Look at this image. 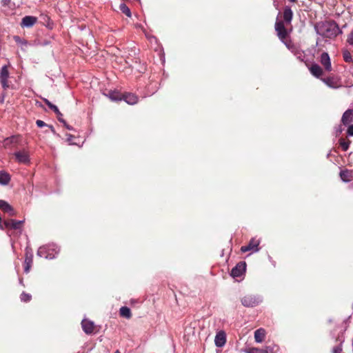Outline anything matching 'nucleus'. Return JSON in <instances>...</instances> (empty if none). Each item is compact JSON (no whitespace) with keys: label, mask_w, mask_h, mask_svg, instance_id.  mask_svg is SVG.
<instances>
[{"label":"nucleus","mask_w":353,"mask_h":353,"mask_svg":"<svg viewBox=\"0 0 353 353\" xmlns=\"http://www.w3.org/2000/svg\"><path fill=\"white\" fill-rule=\"evenodd\" d=\"M314 28L316 33L323 38L334 39L342 34V30L334 20L317 22Z\"/></svg>","instance_id":"f257e3e1"},{"label":"nucleus","mask_w":353,"mask_h":353,"mask_svg":"<svg viewBox=\"0 0 353 353\" xmlns=\"http://www.w3.org/2000/svg\"><path fill=\"white\" fill-rule=\"evenodd\" d=\"M274 28L277 36L281 41L289 48L291 41L288 39V32L285 27L284 22L283 21L277 20L275 23Z\"/></svg>","instance_id":"f03ea898"},{"label":"nucleus","mask_w":353,"mask_h":353,"mask_svg":"<svg viewBox=\"0 0 353 353\" xmlns=\"http://www.w3.org/2000/svg\"><path fill=\"white\" fill-rule=\"evenodd\" d=\"M263 301V299L259 295L248 294L244 296L241 302L244 307H254L259 305Z\"/></svg>","instance_id":"7ed1b4c3"},{"label":"nucleus","mask_w":353,"mask_h":353,"mask_svg":"<svg viewBox=\"0 0 353 353\" xmlns=\"http://www.w3.org/2000/svg\"><path fill=\"white\" fill-rule=\"evenodd\" d=\"M346 331V329H344L343 330L341 331L337 336H334V334L331 332V335L333 339H335V342L337 343L336 345L333 347L332 348V353H342L343 351V344L345 342V332Z\"/></svg>","instance_id":"20e7f679"},{"label":"nucleus","mask_w":353,"mask_h":353,"mask_svg":"<svg viewBox=\"0 0 353 353\" xmlns=\"http://www.w3.org/2000/svg\"><path fill=\"white\" fill-rule=\"evenodd\" d=\"M246 270V263L244 261L239 262L230 272V276L233 278L241 276Z\"/></svg>","instance_id":"39448f33"},{"label":"nucleus","mask_w":353,"mask_h":353,"mask_svg":"<svg viewBox=\"0 0 353 353\" xmlns=\"http://www.w3.org/2000/svg\"><path fill=\"white\" fill-rule=\"evenodd\" d=\"M9 66L10 65H3L0 70V83L4 89L10 87L8 81L10 77V72L8 71Z\"/></svg>","instance_id":"423d86ee"},{"label":"nucleus","mask_w":353,"mask_h":353,"mask_svg":"<svg viewBox=\"0 0 353 353\" xmlns=\"http://www.w3.org/2000/svg\"><path fill=\"white\" fill-rule=\"evenodd\" d=\"M81 327L83 331L88 335H91L95 334V329L97 326L95 325L94 321H90L87 319H83L81 321Z\"/></svg>","instance_id":"0eeeda50"},{"label":"nucleus","mask_w":353,"mask_h":353,"mask_svg":"<svg viewBox=\"0 0 353 353\" xmlns=\"http://www.w3.org/2000/svg\"><path fill=\"white\" fill-rule=\"evenodd\" d=\"M259 240L252 238L250 239L248 245H243L241 248V251L242 252H246L248 251L256 252L260 250V248H259Z\"/></svg>","instance_id":"6e6552de"},{"label":"nucleus","mask_w":353,"mask_h":353,"mask_svg":"<svg viewBox=\"0 0 353 353\" xmlns=\"http://www.w3.org/2000/svg\"><path fill=\"white\" fill-rule=\"evenodd\" d=\"M275 345H267L263 349L258 347H248L243 350L245 353H275Z\"/></svg>","instance_id":"1a4fd4ad"},{"label":"nucleus","mask_w":353,"mask_h":353,"mask_svg":"<svg viewBox=\"0 0 353 353\" xmlns=\"http://www.w3.org/2000/svg\"><path fill=\"white\" fill-rule=\"evenodd\" d=\"M15 157V159L18 163L28 164L30 162V156L29 153L26 150H22L18 152H16L14 154Z\"/></svg>","instance_id":"9d476101"},{"label":"nucleus","mask_w":353,"mask_h":353,"mask_svg":"<svg viewBox=\"0 0 353 353\" xmlns=\"http://www.w3.org/2000/svg\"><path fill=\"white\" fill-rule=\"evenodd\" d=\"M226 343V334L224 331L218 332L215 336L214 343L217 347H222Z\"/></svg>","instance_id":"9b49d317"},{"label":"nucleus","mask_w":353,"mask_h":353,"mask_svg":"<svg viewBox=\"0 0 353 353\" xmlns=\"http://www.w3.org/2000/svg\"><path fill=\"white\" fill-rule=\"evenodd\" d=\"M353 122V108L345 110L341 117V123L344 125H347Z\"/></svg>","instance_id":"f8f14e48"},{"label":"nucleus","mask_w":353,"mask_h":353,"mask_svg":"<svg viewBox=\"0 0 353 353\" xmlns=\"http://www.w3.org/2000/svg\"><path fill=\"white\" fill-rule=\"evenodd\" d=\"M23 223V221H17L14 219H8L3 222V224L8 229L18 230L21 228Z\"/></svg>","instance_id":"ddd939ff"},{"label":"nucleus","mask_w":353,"mask_h":353,"mask_svg":"<svg viewBox=\"0 0 353 353\" xmlns=\"http://www.w3.org/2000/svg\"><path fill=\"white\" fill-rule=\"evenodd\" d=\"M37 21V17L33 16H26L22 19L20 25L22 28H31L36 23Z\"/></svg>","instance_id":"4468645a"},{"label":"nucleus","mask_w":353,"mask_h":353,"mask_svg":"<svg viewBox=\"0 0 353 353\" xmlns=\"http://www.w3.org/2000/svg\"><path fill=\"white\" fill-rule=\"evenodd\" d=\"M321 63L324 66L325 70H332V64L330 56L327 52H323L320 59Z\"/></svg>","instance_id":"2eb2a0df"},{"label":"nucleus","mask_w":353,"mask_h":353,"mask_svg":"<svg viewBox=\"0 0 353 353\" xmlns=\"http://www.w3.org/2000/svg\"><path fill=\"white\" fill-rule=\"evenodd\" d=\"M33 263V255L30 252H26V258L23 263L24 272L27 274L30 272Z\"/></svg>","instance_id":"dca6fc26"},{"label":"nucleus","mask_w":353,"mask_h":353,"mask_svg":"<svg viewBox=\"0 0 353 353\" xmlns=\"http://www.w3.org/2000/svg\"><path fill=\"white\" fill-rule=\"evenodd\" d=\"M84 141L85 140H84L83 137H75L74 136L68 134V143L70 145H77L79 148H81L83 145Z\"/></svg>","instance_id":"f3484780"},{"label":"nucleus","mask_w":353,"mask_h":353,"mask_svg":"<svg viewBox=\"0 0 353 353\" xmlns=\"http://www.w3.org/2000/svg\"><path fill=\"white\" fill-rule=\"evenodd\" d=\"M0 209L3 212L9 214L10 216L15 215L14 208L4 200H0Z\"/></svg>","instance_id":"a211bd4d"},{"label":"nucleus","mask_w":353,"mask_h":353,"mask_svg":"<svg viewBox=\"0 0 353 353\" xmlns=\"http://www.w3.org/2000/svg\"><path fill=\"white\" fill-rule=\"evenodd\" d=\"M283 22L286 24H290L293 18V12L291 8L286 6L283 8Z\"/></svg>","instance_id":"6ab92c4d"},{"label":"nucleus","mask_w":353,"mask_h":353,"mask_svg":"<svg viewBox=\"0 0 353 353\" xmlns=\"http://www.w3.org/2000/svg\"><path fill=\"white\" fill-rule=\"evenodd\" d=\"M121 98L130 105H134L138 102V97L133 93L123 94Z\"/></svg>","instance_id":"aec40b11"},{"label":"nucleus","mask_w":353,"mask_h":353,"mask_svg":"<svg viewBox=\"0 0 353 353\" xmlns=\"http://www.w3.org/2000/svg\"><path fill=\"white\" fill-rule=\"evenodd\" d=\"M340 176L343 182H350L353 179V171L345 169L340 172Z\"/></svg>","instance_id":"412c9836"},{"label":"nucleus","mask_w":353,"mask_h":353,"mask_svg":"<svg viewBox=\"0 0 353 353\" xmlns=\"http://www.w3.org/2000/svg\"><path fill=\"white\" fill-rule=\"evenodd\" d=\"M311 74L316 78H319L323 74L322 68L316 63H313L310 68Z\"/></svg>","instance_id":"4be33fe9"},{"label":"nucleus","mask_w":353,"mask_h":353,"mask_svg":"<svg viewBox=\"0 0 353 353\" xmlns=\"http://www.w3.org/2000/svg\"><path fill=\"white\" fill-rule=\"evenodd\" d=\"M265 336V331L263 328H259L254 332V340L256 343H261Z\"/></svg>","instance_id":"5701e85b"},{"label":"nucleus","mask_w":353,"mask_h":353,"mask_svg":"<svg viewBox=\"0 0 353 353\" xmlns=\"http://www.w3.org/2000/svg\"><path fill=\"white\" fill-rule=\"evenodd\" d=\"M113 101H118L122 100V94L116 90H110L108 94H106Z\"/></svg>","instance_id":"b1692460"},{"label":"nucleus","mask_w":353,"mask_h":353,"mask_svg":"<svg viewBox=\"0 0 353 353\" xmlns=\"http://www.w3.org/2000/svg\"><path fill=\"white\" fill-rule=\"evenodd\" d=\"M10 181V175L5 171H0V184L3 185H8Z\"/></svg>","instance_id":"393cba45"},{"label":"nucleus","mask_w":353,"mask_h":353,"mask_svg":"<svg viewBox=\"0 0 353 353\" xmlns=\"http://www.w3.org/2000/svg\"><path fill=\"white\" fill-rule=\"evenodd\" d=\"M3 11L8 12V10H12L14 8V3H12L11 0H1Z\"/></svg>","instance_id":"a878e982"},{"label":"nucleus","mask_w":353,"mask_h":353,"mask_svg":"<svg viewBox=\"0 0 353 353\" xmlns=\"http://www.w3.org/2000/svg\"><path fill=\"white\" fill-rule=\"evenodd\" d=\"M119 314L121 316L125 317L126 319H130L132 316V313L130 309L127 306H123L120 308Z\"/></svg>","instance_id":"bb28decb"},{"label":"nucleus","mask_w":353,"mask_h":353,"mask_svg":"<svg viewBox=\"0 0 353 353\" xmlns=\"http://www.w3.org/2000/svg\"><path fill=\"white\" fill-rule=\"evenodd\" d=\"M339 143L343 151H347L350 148L351 141L345 139L344 138H340L339 139Z\"/></svg>","instance_id":"cd10ccee"},{"label":"nucleus","mask_w":353,"mask_h":353,"mask_svg":"<svg viewBox=\"0 0 353 353\" xmlns=\"http://www.w3.org/2000/svg\"><path fill=\"white\" fill-rule=\"evenodd\" d=\"M119 9L127 17H130L132 16L131 11L125 3H121L119 6Z\"/></svg>","instance_id":"c85d7f7f"},{"label":"nucleus","mask_w":353,"mask_h":353,"mask_svg":"<svg viewBox=\"0 0 353 353\" xmlns=\"http://www.w3.org/2000/svg\"><path fill=\"white\" fill-rule=\"evenodd\" d=\"M45 103L48 106V108L52 110L57 115L61 114L60 111L59 110L58 108L52 104L50 101H49L48 99H43Z\"/></svg>","instance_id":"c756f323"},{"label":"nucleus","mask_w":353,"mask_h":353,"mask_svg":"<svg viewBox=\"0 0 353 353\" xmlns=\"http://www.w3.org/2000/svg\"><path fill=\"white\" fill-rule=\"evenodd\" d=\"M322 81L330 88H336V83L332 77H327L322 79Z\"/></svg>","instance_id":"7c9ffc66"},{"label":"nucleus","mask_w":353,"mask_h":353,"mask_svg":"<svg viewBox=\"0 0 353 353\" xmlns=\"http://www.w3.org/2000/svg\"><path fill=\"white\" fill-rule=\"evenodd\" d=\"M343 57L345 62L347 63H353V59L350 52L347 50H344L343 51Z\"/></svg>","instance_id":"2f4dec72"},{"label":"nucleus","mask_w":353,"mask_h":353,"mask_svg":"<svg viewBox=\"0 0 353 353\" xmlns=\"http://www.w3.org/2000/svg\"><path fill=\"white\" fill-rule=\"evenodd\" d=\"M20 299L23 302H29L32 299V296L25 292H23L20 296Z\"/></svg>","instance_id":"473e14b6"},{"label":"nucleus","mask_w":353,"mask_h":353,"mask_svg":"<svg viewBox=\"0 0 353 353\" xmlns=\"http://www.w3.org/2000/svg\"><path fill=\"white\" fill-rule=\"evenodd\" d=\"M18 141H19V137H18L12 136V137H8V138L6 139L5 143H6V145H8L10 143H17V142H18Z\"/></svg>","instance_id":"72a5a7b5"},{"label":"nucleus","mask_w":353,"mask_h":353,"mask_svg":"<svg viewBox=\"0 0 353 353\" xmlns=\"http://www.w3.org/2000/svg\"><path fill=\"white\" fill-rule=\"evenodd\" d=\"M343 131V128L341 125H338L334 127V133H335L336 137L339 136L342 133Z\"/></svg>","instance_id":"f704fd0d"},{"label":"nucleus","mask_w":353,"mask_h":353,"mask_svg":"<svg viewBox=\"0 0 353 353\" xmlns=\"http://www.w3.org/2000/svg\"><path fill=\"white\" fill-rule=\"evenodd\" d=\"M347 135L348 137H353V124L348 126L347 129Z\"/></svg>","instance_id":"c9c22d12"},{"label":"nucleus","mask_w":353,"mask_h":353,"mask_svg":"<svg viewBox=\"0 0 353 353\" xmlns=\"http://www.w3.org/2000/svg\"><path fill=\"white\" fill-rule=\"evenodd\" d=\"M347 42L350 45L353 46V31H352L347 39Z\"/></svg>","instance_id":"e433bc0d"},{"label":"nucleus","mask_w":353,"mask_h":353,"mask_svg":"<svg viewBox=\"0 0 353 353\" xmlns=\"http://www.w3.org/2000/svg\"><path fill=\"white\" fill-rule=\"evenodd\" d=\"M57 117L58 120L63 123V126H66V121H65V119L63 118V114L61 113V114L57 115Z\"/></svg>","instance_id":"4c0bfd02"},{"label":"nucleus","mask_w":353,"mask_h":353,"mask_svg":"<svg viewBox=\"0 0 353 353\" xmlns=\"http://www.w3.org/2000/svg\"><path fill=\"white\" fill-rule=\"evenodd\" d=\"M37 125L39 128H42L45 125H46V123L41 120H37L36 121Z\"/></svg>","instance_id":"58836bf2"},{"label":"nucleus","mask_w":353,"mask_h":353,"mask_svg":"<svg viewBox=\"0 0 353 353\" xmlns=\"http://www.w3.org/2000/svg\"><path fill=\"white\" fill-rule=\"evenodd\" d=\"M14 39L17 43H20L21 41V39L19 36H14Z\"/></svg>","instance_id":"ea45409f"},{"label":"nucleus","mask_w":353,"mask_h":353,"mask_svg":"<svg viewBox=\"0 0 353 353\" xmlns=\"http://www.w3.org/2000/svg\"><path fill=\"white\" fill-rule=\"evenodd\" d=\"M331 155V150L327 154V158L328 159Z\"/></svg>","instance_id":"a19ab883"},{"label":"nucleus","mask_w":353,"mask_h":353,"mask_svg":"<svg viewBox=\"0 0 353 353\" xmlns=\"http://www.w3.org/2000/svg\"><path fill=\"white\" fill-rule=\"evenodd\" d=\"M67 128H68V130H70L71 129V128H70V126L69 125H68Z\"/></svg>","instance_id":"79ce46f5"},{"label":"nucleus","mask_w":353,"mask_h":353,"mask_svg":"<svg viewBox=\"0 0 353 353\" xmlns=\"http://www.w3.org/2000/svg\"><path fill=\"white\" fill-rule=\"evenodd\" d=\"M289 1H290V2L294 3V2H295L296 0H289Z\"/></svg>","instance_id":"37998d69"},{"label":"nucleus","mask_w":353,"mask_h":353,"mask_svg":"<svg viewBox=\"0 0 353 353\" xmlns=\"http://www.w3.org/2000/svg\"><path fill=\"white\" fill-rule=\"evenodd\" d=\"M114 353H120L119 350H117L114 352Z\"/></svg>","instance_id":"c03bdc74"}]
</instances>
